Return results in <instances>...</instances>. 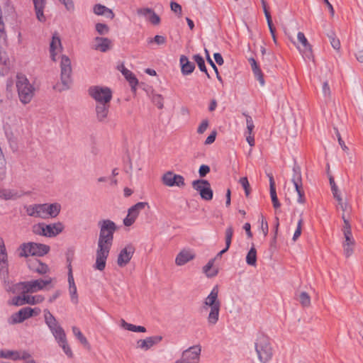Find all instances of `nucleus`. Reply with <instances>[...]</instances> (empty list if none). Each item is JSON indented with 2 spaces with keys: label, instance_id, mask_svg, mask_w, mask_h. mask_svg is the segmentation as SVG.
Listing matches in <instances>:
<instances>
[{
  "label": "nucleus",
  "instance_id": "obj_34",
  "mask_svg": "<svg viewBox=\"0 0 363 363\" xmlns=\"http://www.w3.org/2000/svg\"><path fill=\"white\" fill-rule=\"evenodd\" d=\"M120 70L126 80L129 82L132 89L135 90L138 84V81L135 74L130 70L126 69L123 65H121V69Z\"/></svg>",
  "mask_w": 363,
  "mask_h": 363
},
{
  "label": "nucleus",
  "instance_id": "obj_30",
  "mask_svg": "<svg viewBox=\"0 0 363 363\" xmlns=\"http://www.w3.org/2000/svg\"><path fill=\"white\" fill-rule=\"evenodd\" d=\"M45 218H55L57 217L61 209V206L59 203H44Z\"/></svg>",
  "mask_w": 363,
  "mask_h": 363
},
{
  "label": "nucleus",
  "instance_id": "obj_37",
  "mask_svg": "<svg viewBox=\"0 0 363 363\" xmlns=\"http://www.w3.org/2000/svg\"><path fill=\"white\" fill-rule=\"evenodd\" d=\"M338 202V206L341 208L342 213V218L344 222V225H345V220L350 223L349 220V216L351 212V207L348 205V203L343 201L342 199H341L340 201Z\"/></svg>",
  "mask_w": 363,
  "mask_h": 363
},
{
  "label": "nucleus",
  "instance_id": "obj_64",
  "mask_svg": "<svg viewBox=\"0 0 363 363\" xmlns=\"http://www.w3.org/2000/svg\"><path fill=\"white\" fill-rule=\"evenodd\" d=\"M354 56H355L356 60L359 62L363 64V49L357 50L354 53Z\"/></svg>",
  "mask_w": 363,
  "mask_h": 363
},
{
  "label": "nucleus",
  "instance_id": "obj_17",
  "mask_svg": "<svg viewBox=\"0 0 363 363\" xmlns=\"http://www.w3.org/2000/svg\"><path fill=\"white\" fill-rule=\"evenodd\" d=\"M9 274L8 255L4 239L0 238V275L6 278Z\"/></svg>",
  "mask_w": 363,
  "mask_h": 363
},
{
  "label": "nucleus",
  "instance_id": "obj_33",
  "mask_svg": "<svg viewBox=\"0 0 363 363\" xmlns=\"http://www.w3.org/2000/svg\"><path fill=\"white\" fill-rule=\"evenodd\" d=\"M93 10L97 16H105L110 19H113L115 17V14L111 9L100 4H96Z\"/></svg>",
  "mask_w": 363,
  "mask_h": 363
},
{
  "label": "nucleus",
  "instance_id": "obj_15",
  "mask_svg": "<svg viewBox=\"0 0 363 363\" xmlns=\"http://www.w3.org/2000/svg\"><path fill=\"white\" fill-rule=\"evenodd\" d=\"M193 188L199 192L201 197L206 201H210L213 198V191L210 183L207 180L199 179L192 183Z\"/></svg>",
  "mask_w": 363,
  "mask_h": 363
},
{
  "label": "nucleus",
  "instance_id": "obj_4",
  "mask_svg": "<svg viewBox=\"0 0 363 363\" xmlns=\"http://www.w3.org/2000/svg\"><path fill=\"white\" fill-rule=\"evenodd\" d=\"M16 86L19 99L23 104L30 102L35 94V88L23 74H17Z\"/></svg>",
  "mask_w": 363,
  "mask_h": 363
},
{
  "label": "nucleus",
  "instance_id": "obj_20",
  "mask_svg": "<svg viewBox=\"0 0 363 363\" xmlns=\"http://www.w3.org/2000/svg\"><path fill=\"white\" fill-rule=\"evenodd\" d=\"M24 209L27 215L30 217L46 219L44 203L25 206Z\"/></svg>",
  "mask_w": 363,
  "mask_h": 363
},
{
  "label": "nucleus",
  "instance_id": "obj_3",
  "mask_svg": "<svg viewBox=\"0 0 363 363\" xmlns=\"http://www.w3.org/2000/svg\"><path fill=\"white\" fill-rule=\"evenodd\" d=\"M255 357L259 363L269 362L274 355V349L269 337L262 332L254 335Z\"/></svg>",
  "mask_w": 363,
  "mask_h": 363
},
{
  "label": "nucleus",
  "instance_id": "obj_29",
  "mask_svg": "<svg viewBox=\"0 0 363 363\" xmlns=\"http://www.w3.org/2000/svg\"><path fill=\"white\" fill-rule=\"evenodd\" d=\"M181 65V71L184 75H188L192 73L195 69V65L193 62H190L188 57L185 55H182L179 60Z\"/></svg>",
  "mask_w": 363,
  "mask_h": 363
},
{
  "label": "nucleus",
  "instance_id": "obj_25",
  "mask_svg": "<svg viewBox=\"0 0 363 363\" xmlns=\"http://www.w3.org/2000/svg\"><path fill=\"white\" fill-rule=\"evenodd\" d=\"M31 311L30 307H25L19 310L17 313L11 315V323L13 324L21 323L25 320L31 317Z\"/></svg>",
  "mask_w": 363,
  "mask_h": 363
},
{
  "label": "nucleus",
  "instance_id": "obj_1",
  "mask_svg": "<svg viewBox=\"0 0 363 363\" xmlns=\"http://www.w3.org/2000/svg\"><path fill=\"white\" fill-rule=\"evenodd\" d=\"M97 225L99 228V235L96 250V260L93 268L102 272L106 266V261L113 242V235L118 228L111 220H100Z\"/></svg>",
  "mask_w": 363,
  "mask_h": 363
},
{
  "label": "nucleus",
  "instance_id": "obj_57",
  "mask_svg": "<svg viewBox=\"0 0 363 363\" xmlns=\"http://www.w3.org/2000/svg\"><path fill=\"white\" fill-rule=\"evenodd\" d=\"M155 42L157 45H163L166 42V39L164 36L157 35L153 39L150 40V43Z\"/></svg>",
  "mask_w": 363,
  "mask_h": 363
},
{
  "label": "nucleus",
  "instance_id": "obj_54",
  "mask_svg": "<svg viewBox=\"0 0 363 363\" xmlns=\"http://www.w3.org/2000/svg\"><path fill=\"white\" fill-rule=\"evenodd\" d=\"M170 8L173 12L177 13L179 16L182 15V6L179 4L172 1L170 4Z\"/></svg>",
  "mask_w": 363,
  "mask_h": 363
},
{
  "label": "nucleus",
  "instance_id": "obj_27",
  "mask_svg": "<svg viewBox=\"0 0 363 363\" xmlns=\"http://www.w3.org/2000/svg\"><path fill=\"white\" fill-rule=\"evenodd\" d=\"M194 257L195 255L192 251L183 250L176 257L175 263L177 266H182L194 259Z\"/></svg>",
  "mask_w": 363,
  "mask_h": 363
},
{
  "label": "nucleus",
  "instance_id": "obj_19",
  "mask_svg": "<svg viewBox=\"0 0 363 363\" xmlns=\"http://www.w3.org/2000/svg\"><path fill=\"white\" fill-rule=\"evenodd\" d=\"M218 289L214 287L208 296L204 299L201 309H208V308H220V302L218 298Z\"/></svg>",
  "mask_w": 363,
  "mask_h": 363
},
{
  "label": "nucleus",
  "instance_id": "obj_8",
  "mask_svg": "<svg viewBox=\"0 0 363 363\" xmlns=\"http://www.w3.org/2000/svg\"><path fill=\"white\" fill-rule=\"evenodd\" d=\"M297 40L299 44L293 41L292 43L299 51L302 57L305 60L314 61L312 45L309 43L303 33L298 32L297 33Z\"/></svg>",
  "mask_w": 363,
  "mask_h": 363
},
{
  "label": "nucleus",
  "instance_id": "obj_56",
  "mask_svg": "<svg viewBox=\"0 0 363 363\" xmlns=\"http://www.w3.org/2000/svg\"><path fill=\"white\" fill-rule=\"evenodd\" d=\"M208 127V120H203L199 125L197 129V133L199 134H203Z\"/></svg>",
  "mask_w": 363,
  "mask_h": 363
},
{
  "label": "nucleus",
  "instance_id": "obj_18",
  "mask_svg": "<svg viewBox=\"0 0 363 363\" xmlns=\"http://www.w3.org/2000/svg\"><path fill=\"white\" fill-rule=\"evenodd\" d=\"M136 13L138 16L145 18L147 21L154 26H157L160 23V17L150 8H139L137 9Z\"/></svg>",
  "mask_w": 363,
  "mask_h": 363
},
{
  "label": "nucleus",
  "instance_id": "obj_39",
  "mask_svg": "<svg viewBox=\"0 0 363 363\" xmlns=\"http://www.w3.org/2000/svg\"><path fill=\"white\" fill-rule=\"evenodd\" d=\"M45 300V297L43 295H30V294H26V303L28 305H37L43 303Z\"/></svg>",
  "mask_w": 363,
  "mask_h": 363
},
{
  "label": "nucleus",
  "instance_id": "obj_5",
  "mask_svg": "<svg viewBox=\"0 0 363 363\" xmlns=\"http://www.w3.org/2000/svg\"><path fill=\"white\" fill-rule=\"evenodd\" d=\"M49 251L50 247L48 245L33 242L23 243L18 248V256L21 257H42L48 254Z\"/></svg>",
  "mask_w": 363,
  "mask_h": 363
},
{
  "label": "nucleus",
  "instance_id": "obj_43",
  "mask_svg": "<svg viewBox=\"0 0 363 363\" xmlns=\"http://www.w3.org/2000/svg\"><path fill=\"white\" fill-rule=\"evenodd\" d=\"M35 266L33 268V270L38 272L40 274H45L49 271V268L47 264L37 261L35 263Z\"/></svg>",
  "mask_w": 363,
  "mask_h": 363
},
{
  "label": "nucleus",
  "instance_id": "obj_24",
  "mask_svg": "<svg viewBox=\"0 0 363 363\" xmlns=\"http://www.w3.org/2000/svg\"><path fill=\"white\" fill-rule=\"evenodd\" d=\"M206 312L207 324L209 327L215 326L219 320L220 308H208V309H201Z\"/></svg>",
  "mask_w": 363,
  "mask_h": 363
},
{
  "label": "nucleus",
  "instance_id": "obj_41",
  "mask_svg": "<svg viewBox=\"0 0 363 363\" xmlns=\"http://www.w3.org/2000/svg\"><path fill=\"white\" fill-rule=\"evenodd\" d=\"M21 295L14 296L11 301L10 304L16 306H21L26 304V293H23L20 291Z\"/></svg>",
  "mask_w": 363,
  "mask_h": 363
},
{
  "label": "nucleus",
  "instance_id": "obj_31",
  "mask_svg": "<svg viewBox=\"0 0 363 363\" xmlns=\"http://www.w3.org/2000/svg\"><path fill=\"white\" fill-rule=\"evenodd\" d=\"M251 69L255 79L257 80L259 83V85L263 87L265 84L263 72H262L257 62L253 58H251Z\"/></svg>",
  "mask_w": 363,
  "mask_h": 363
},
{
  "label": "nucleus",
  "instance_id": "obj_10",
  "mask_svg": "<svg viewBox=\"0 0 363 363\" xmlns=\"http://www.w3.org/2000/svg\"><path fill=\"white\" fill-rule=\"evenodd\" d=\"M89 95L94 99L96 104L111 102L112 91L106 86H94L89 89Z\"/></svg>",
  "mask_w": 363,
  "mask_h": 363
},
{
  "label": "nucleus",
  "instance_id": "obj_2",
  "mask_svg": "<svg viewBox=\"0 0 363 363\" xmlns=\"http://www.w3.org/2000/svg\"><path fill=\"white\" fill-rule=\"evenodd\" d=\"M45 324L49 328L52 335L59 346L62 349L63 352L69 358L73 357V352L69 347L65 332L61 325L58 323L56 318L50 313L48 309L43 311Z\"/></svg>",
  "mask_w": 363,
  "mask_h": 363
},
{
  "label": "nucleus",
  "instance_id": "obj_51",
  "mask_svg": "<svg viewBox=\"0 0 363 363\" xmlns=\"http://www.w3.org/2000/svg\"><path fill=\"white\" fill-rule=\"evenodd\" d=\"M152 102L160 109H162L164 106L163 97L160 94H153L152 97Z\"/></svg>",
  "mask_w": 363,
  "mask_h": 363
},
{
  "label": "nucleus",
  "instance_id": "obj_46",
  "mask_svg": "<svg viewBox=\"0 0 363 363\" xmlns=\"http://www.w3.org/2000/svg\"><path fill=\"white\" fill-rule=\"evenodd\" d=\"M303 223V218H301L297 223V227H296V230L294 233L293 238H292V240L294 242H296L298 239L300 235H301Z\"/></svg>",
  "mask_w": 363,
  "mask_h": 363
},
{
  "label": "nucleus",
  "instance_id": "obj_11",
  "mask_svg": "<svg viewBox=\"0 0 363 363\" xmlns=\"http://www.w3.org/2000/svg\"><path fill=\"white\" fill-rule=\"evenodd\" d=\"M291 182L294 185L296 191L298 194L297 202L303 204L306 202L305 193L303 188L302 177L301 170L298 167H294L293 169V176Z\"/></svg>",
  "mask_w": 363,
  "mask_h": 363
},
{
  "label": "nucleus",
  "instance_id": "obj_50",
  "mask_svg": "<svg viewBox=\"0 0 363 363\" xmlns=\"http://www.w3.org/2000/svg\"><path fill=\"white\" fill-rule=\"evenodd\" d=\"M69 292L71 296V301L74 304L78 303V295L76 285L69 286Z\"/></svg>",
  "mask_w": 363,
  "mask_h": 363
},
{
  "label": "nucleus",
  "instance_id": "obj_23",
  "mask_svg": "<svg viewBox=\"0 0 363 363\" xmlns=\"http://www.w3.org/2000/svg\"><path fill=\"white\" fill-rule=\"evenodd\" d=\"M93 49L106 52L112 47V41L108 38L96 37L94 40Z\"/></svg>",
  "mask_w": 363,
  "mask_h": 363
},
{
  "label": "nucleus",
  "instance_id": "obj_36",
  "mask_svg": "<svg viewBox=\"0 0 363 363\" xmlns=\"http://www.w3.org/2000/svg\"><path fill=\"white\" fill-rule=\"evenodd\" d=\"M269 186H270V196L272 199V201L273 203V206L274 208H278L280 207V203L278 200L276 189H275V182L273 177L269 176Z\"/></svg>",
  "mask_w": 363,
  "mask_h": 363
},
{
  "label": "nucleus",
  "instance_id": "obj_14",
  "mask_svg": "<svg viewBox=\"0 0 363 363\" xmlns=\"http://www.w3.org/2000/svg\"><path fill=\"white\" fill-rule=\"evenodd\" d=\"M145 207H147L148 208H150L147 202H138L131 206L128 211L127 216L123 220V224L125 226L132 225L135 223L140 212Z\"/></svg>",
  "mask_w": 363,
  "mask_h": 363
},
{
  "label": "nucleus",
  "instance_id": "obj_45",
  "mask_svg": "<svg viewBox=\"0 0 363 363\" xmlns=\"http://www.w3.org/2000/svg\"><path fill=\"white\" fill-rule=\"evenodd\" d=\"M96 30L99 35H106L109 32V28L106 24L98 23L95 26Z\"/></svg>",
  "mask_w": 363,
  "mask_h": 363
},
{
  "label": "nucleus",
  "instance_id": "obj_63",
  "mask_svg": "<svg viewBox=\"0 0 363 363\" xmlns=\"http://www.w3.org/2000/svg\"><path fill=\"white\" fill-rule=\"evenodd\" d=\"M331 190H332V192H333V195L334 196V198L337 200V201H340L342 197H341V195H340V192L337 188V186H333L331 188Z\"/></svg>",
  "mask_w": 363,
  "mask_h": 363
},
{
  "label": "nucleus",
  "instance_id": "obj_35",
  "mask_svg": "<svg viewBox=\"0 0 363 363\" xmlns=\"http://www.w3.org/2000/svg\"><path fill=\"white\" fill-rule=\"evenodd\" d=\"M216 258L210 259L203 267V272L207 277L211 278L216 277L218 273V269L213 267Z\"/></svg>",
  "mask_w": 363,
  "mask_h": 363
},
{
  "label": "nucleus",
  "instance_id": "obj_28",
  "mask_svg": "<svg viewBox=\"0 0 363 363\" xmlns=\"http://www.w3.org/2000/svg\"><path fill=\"white\" fill-rule=\"evenodd\" d=\"M62 44L59 36L56 34L53 35L50 45V56L53 61H56L57 55L62 51Z\"/></svg>",
  "mask_w": 363,
  "mask_h": 363
},
{
  "label": "nucleus",
  "instance_id": "obj_26",
  "mask_svg": "<svg viewBox=\"0 0 363 363\" xmlns=\"http://www.w3.org/2000/svg\"><path fill=\"white\" fill-rule=\"evenodd\" d=\"M45 237H48V238H52V237L57 236V235L61 233L65 228L64 225L60 222L48 224V225L45 224Z\"/></svg>",
  "mask_w": 363,
  "mask_h": 363
},
{
  "label": "nucleus",
  "instance_id": "obj_40",
  "mask_svg": "<svg viewBox=\"0 0 363 363\" xmlns=\"http://www.w3.org/2000/svg\"><path fill=\"white\" fill-rule=\"evenodd\" d=\"M193 59L198 65L199 69L201 72H204L206 74L208 78H210L211 77L207 71L206 67L205 62H204L203 57L199 54H196L193 56Z\"/></svg>",
  "mask_w": 363,
  "mask_h": 363
},
{
  "label": "nucleus",
  "instance_id": "obj_42",
  "mask_svg": "<svg viewBox=\"0 0 363 363\" xmlns=\"http://www.w3.org/2000/svg\"><path fill=\"white\" fill-rule=\"evenodd\" d=\"M298 301L303 307H309L311 304V296L306 291L300 292L298 295Z\"/></svg>",
  "mask_w": 363,
  "mask_h": 363
},
{
  "label": "nucleus",
  "instance_id": "obj_22",
  "mask_svg": "<svg viewBox=\"0 0 363 363\" xmlns=\"http://www.w3.org/2000/svg\"><path fill=\"white\" fill-rule=\"evenodd\" d=\"M162 340L161 335L147 337L145 339L139 340L137 342V347L141 350H147L154 345L160 343Z\"/></svg>",
  "mask_w": 363,
  "mask_h": 363
},
{
  "label": "nucleus",
  "instance_id": "obj_44",
  "mask_svg": "<svg viewBox=\"0 0 363 363\" xmlns=\"http://www.w3.org/2000/svg\"><path fill=\"white\" fill-rule=\"evenodd\" d=\"M45 224L43 223H40L38 224H35L32 227V231L34 234L38 235H42L45 237Z\"/></svg>",
  "mask_w": 363,
  "mask_h": 363
},
{
  "label": "nucleus",
  "instance_id": "obj_59",
  "mask_svg": "<svg viewBox=\"0 0 363 363\" xmlns=\"http://www.w3.org/2000/svg\"><path fill=\"white\" fill-rule=\"evenodd\" d=\"M217 132L216 130H213L211 133L208 135V137L205 140L206 145H211L212 144L216 138Z\"/></svg>",
  "mask_w": 363,
  "mask_h": 363
},
{
  "label": "nucleus",
  "instance_id": "obj_32",
  "mask_svg": "<svg viewBox=\"0 0 363 363\" xmlns=\"http://www.w3.org/2000/svg\"><path fill=\"white\" fill-rule=\"evenodd\" d=\"M1 357L7 359H11L13 360L18 359H27L30 357V354L28 352H19L16 351H6L1 353Z\"/></svg>",
  "mask_w": 363,
  "mask_h": 363
},
{
  "label": "nucleus",
  "instance_id": "obj_58",
  "mask_svg": "<svg viewBox=\"0 0 363 363\" xmlns=\"http://www.w3.org/2000/svg\"><path fill=\"white\" fill-rule=\"evenodd\" d=\"M210 172V167L208 165L202 164L199 170L200 177H205Z\"/></svg>",
  "mask_w": 363,
  "mask_h": 363
},
{
  "label": "nucleus",
  "instance_id": "obj_6",
  "mask_svg": "<svg viewBox=\"0 0 363 363\" xmlns=\"http://www.w3.org/2000/svg\"><path fill=\"white\" fill-rule=\"evenodd\" d=\"M53 281L52 278L47 279H34L27 281H21L16 285V289L19 291L26 294H33L44 290L46 286H50Z\"/></svg>",
  "mask_w": 363,
  "mask_h": 363
},
{
  "label": "nucleus",
  "instance_id": "obj_21",
  "mask_svg": "<svg viewBox=\"0 0 363 363\" xmlns=\"http://www.w3.org/2000/svg\"><path fill=\"white\" fill-rule=\"evenodd\" d=\"M110 109V102L96 104V118L99 122L104 123L107 121Z\"/></svg>",
  "mask_w": 363,
  "mask_h": 363
},
{
  "label": "nucleus",
  "instance_id": "obj_53",
  "mask_svg": "<svg viewBox=\"0 0 363 363\" xmlns=\"http://www.w3.org/2000/svg\"><path fill=\"white\" fill-rule=\"evenodd\" d=\"M66 8V9L72 12L74 11V4L72 0H59Z\"/></svg>",
  "mask_w": 363,
  "mask_h": 363
},
{
  "label": "nucleus",
  "instance_id": "obj_38",
  "mask_svg": "<svg viewBox=\"0 0 363 363\" xmlns=\"http://www.w3.org/2000/svg\"><path fill=\"white\" fill-rule=\"evenodd\" d=\"M326 35L333 48L336 51H340L341 44L339 38L336 35L335 32L333 30H330L326 33Z\"/></svg>",
  "mask_w": 363,
  "mask_h": 363
},
{
  "label": "nucleus",
  "instance_id": "obj_61",
  "mask_svg": "<svg viewBox=\"0 0 363 363\" xmlns=\"http://www.w3.org/2000/svg\"><path fill=\"white\" fill-rule=\"evenodd\" d=\"M323 94L325 96L330 97L331 94L329 84L327 82H325L323 84Z\"/></svg>",
  "mask_w": 363,
  "mask_h": 363
},
{
  "label": "nucleus",
  "instance_id": "obj_13",
  "mask_svg": "<svg viewBox=\"0 0 363 363\" xmlns=\"http://www.w3.org/2000/svg\"><path fill=\"white\" fill-rule=\"evenodd\" d=\"M162 184L168 187L185 186L184 178L180 174H174L172 171L166 172L161 177Z\"/></svg>",
  "mask_w": 363,
  "mask_h": 363
},
{
  "label": "nucleus",
  "instance_id": "obj_47",
  "mask_svg": "<svg viewBox=\"0 0 363 363\" xmlns=\"http://www.w3.org/2000/svg\"><path fill=\"white\" fill-rule=\"evenodd\" d=\"M34 6L36 13V17L38 21L41 22L45 21V16L43 14V10L45 6L35 5Z\"/></svg>",
  "mask_w": 363,
  "mask_h": 363
},
{
  "label": "nucleus",
  "instance_id": "obj_49",
  "mask_svg": "<svg viewBox=\"0 0 363 363\" xmlns=\"http://www.w3.org/2000/svg\"><path fill=\"white\" fill-rule=\"evenodd\" d=\"M233 235V229L232 226H228L225 230V246L229 248Z\"/></svg>",
  "mask_w": 363,
  "mask_h": 363
},
{
  "label": "nucleus",
  "instance_id": "obj_52",
  "mask_svg": "<svg viewBox=\"0 0 363 363\" xmlns=\"http://www.w3.org/2000/svg\"><path fill=\"white\" fill-rule=\"evenodd\" d=\"M239 182L242 186L243 189H245L246 196H248L250 194V189H249V182L248 179L247 177H241L239 180Z\"/></svg>",
  "mask_w": 363,
  "mask_h": 363
},
{
  "label": "nucleus",
  "instance_id": "obj_7",
  "mask_svg": "<svg viewBox=\"0 0 363 363\" xmlns=\"http://www.w3.org/2000/svg\"><path fill=\"white\" fill-rule=\"evenodd\" d=\"M61 68V82L62 84H57L55 88L61 91L69 89L72 83V67L69 58L65 55H62L60 62Z\"/></svg>",
  "mask_w": 363,
  "mask_h": 363
},
{
  "label": "nucleus",
  "instance_id": "obj_60",
  "mask_svg": "<svg viewBox=\"0 0 363 363\" xmlns=\"http://www.w3.org/2000/svg\"><path fill=\"white\" fill-rule=\"evenodd\" d=\"M266 18L270 33L275 31V28L273 26L272 18L269 11H266Z\"/></svg>",
  "mask_w": 363,
  "mask_h": 363
},
{
  "label": "nucleus",
  "instance_id": "obj_12",
  "mask_svg": "<svg viewBox=\"0 0 363 363\" xmlns=\"http://www.w3.org/2000/svg\"><path fill=\"white\" fill-rule=\"evenodd\" d=\"M201 353V347L196 345L185 350L179 360L184 363H199Z\"/></svg>",
  "mask_w": 363,
  "mask_h": 363
},
{
  "label": "nucleus",
  "instance_id": "obj_9",
  "mask_svg": "<svg viewBox=\"0 0 363 363\" xmlns=\"http://www.w3.org/2000/svg\"><path fill=\"white\" fill-rule=\"evenodd\" d=\"M342 230L344 235V240L342 242L344 255L346 257H350L354 253L355 246V240L352 233L350 223H348L345 220V225H343Z\"/></svg>",
  "mask_w": 363,
  "mask_h": 363
},
{
  "label": "nucleus",
  "instance_id": "obj_16",
  "mask_svg": "<svg viewBox=\"0 0 363 363\" xmlns=\"http://www.w3.org/2000/svg\"><path fill=\"white\" fill-rule=\"evenodd\" d=\"M135 248L132 244L126 245L118 253L117 257V264L120 267H125L131 260Z\"/></svg>",
  "mask_w": 363,
  "mask_h": 363
},
{
  "label": "nucleus",
  "instance_id": "obj_55",
  "mask_svg": "<svg viewBox=\"0 0 363 363\" xmlns=\"http://www.w3.org/2000/svg\"><path fill=\"white\" fill-rule=\"evenodd\" d=\"M121 325L125 330L129 331L135 332L136 325L125 322L123 319L121 321Z\"/></svg>",
  "mask_w": 363,
  "mask_h": 363
},
{
  "label": "nucleus",
  "instance_id": "obj_62",
  "mask_svg": "<svg viewBox=\"0 0 363 363\" xmlns=\"http://www.w3.org/2000/svg\"><path fill=\"white\" fill-rule=\"evenodd\" d=\"M78 340L85 347H89V342L87 340V339L84 336V335L82 334V333H80L79 334H78L77 336H75Z\"/></svg>",
  "mask_w": 363,
  "mask_h": 363
},
{
  "label": "nucleus",
  "instance_id": "obj_48",
  "mask_svg": "<svg viewBox=\"0 0 363 363\" xmlns=\"http://www.w3.org/2000/svg\"><path fill=\"white\" fill-rule=\"evenodd\" d=\"M259 222L260 223V230L262 232L263 236L265 237L268 233V224L262 214L259 215Z\"/></svg>",
  "mask_w": 363,
  "mask_h": 363
}]
</instances>
